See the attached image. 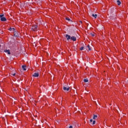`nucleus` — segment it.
<instances>
[{
	"label": "nucleus",
	"mask_w": 128,
	"mask_h": 128,
	"mask_svg": "<svg viewBox=\"0 0 128 128\" xmlns=\"http://www.w3.org/2000/svg\"><path fill=\"white\" fill-rule=\"evenodd\" d=\"M92 124H96V120H94L93 122H92Z\"/></svg>",
	"instance_id": "nucleus-18"
},
{
	"label": "nucleus",
	"mask_w": 128,
	"mask_h": 128,
	"mask_svg": "<svg viewBox=\"0 0 128 128\" xmlns=\"http://www.w3.org/2000/svg\"><path fill=\"white\" fill-rule=\"evenodd\" d=\"M14 90H16L15 89Z\"/></svg>",
	"instance_id": "nucleus-24"
},
{
	"label": "nucleus",
	"mask_w": 128,
	"mask_h": 128,
	"mask_svg": "<svg viewBox=\"0 0 128 128\" xmlns=\"http://www.w3.org/2000/svg\"><path fill=\"white\" fill-rule=\"evenodd\" d=\"M14 30H16V29L14 28H12V32H14Z\"/></svg>",
	"instance_id": "nucleus-20"
},
{
	"label": "nucleus",
	"mask_w": 128,
	"mask_h": 128,
	"mask_svg": "<svg viewBox=\"0 0 128 128\" xmlns=\"http://www.w3.org/2000/svg\"><path fill=\"white\" fill-rule=\"evenodd\" d=\"M63 90L66 92H68V90H70V87L68 86L64 85L63 86Z\"/></svg>",
	"instance_id": "nucleus-3"
},
{
	"label": "nucleus",
	"mask_w": 128,
	"mask_h": 128,
	"mask_svg": "<svg viewBox=\"0 0 128 128\" xmlns=\"http://www.w3.org/2000/svg\"><path fill=\"white\" fill-rule=\"evenodd\" d=\"M22 68L23 70H26V65L22 66Z\"/></svg>",
	"instance_id": "nucleus-7"
},
{
	"label": "nucleus",
	"mask_w": 128,
	"mask_h": 128,
	"mask_svg": "<svg viewBox=\"0 0 128 128\" xmlns=\"http://www.w3.org/2000/svg\"><path fill=\"white\" fill-rule=\"evenodd\" d=\"M9 30H10V32H12V28H10V29H9Z\"/></svg>",
	"instance_id": "nucleus-19"
},
{
	"label": "nucleus",
	"mask_w": 128,
	"mask_h": 128,
	"mask_svg": "<svg viewBox=\"0 0 128 128\" xmlns=\"http://www.w3.org/2000/svg\"><path fill=\"white\" fill-rule=\"evenodd\" d=\"M84 82H88V78L84 79Z\"/></svg>",
	"instance_id": "nucleus-12"
},
{
	"label": "nucleus",
	"mask_w": 128,
	"mask_h": 128,
	"mask_svg": "<svg viewBox=\"0 0 128 128\" xmlns=\"http://www.w3.org/2000/svg\"><path fill=\"white\" fill-rule=\"evenodd\" d=\"M84 47H81V48H80V50H84Z\"/></svg>",
	"instance_id": "nucleus-17"
},
{
	"label": "nucleus",
	"mask_w": 128,
	"mask_h": 128,
	"mask_svg": "<svg viewBox=\"0 0 128 128\" xmlns=\"http://www.w3.org/2000/svg\"><path fill=\"white\" fill-rule=\"evenodd\" d=\"M70 40H73V42H76V38L72 36L70 38Z\"/></svg>",
	"instance_id": "nucleus-6"
},
{
	"label": "nucleus",
	"mask_w": 128,
	"mask_h": 128,
	"mask_svg": "<svg viewBox=\"0 0 128 128\" xmlns=\"http://www.w3.org/2000/svg\"><path fill=\"white\" fill-rule=\"evenodd\" d=\"M120 4H122V2L120 1V0H117V4H118V6H120Z\"/></svg>",
	"instance_id": "nucleus-11"
},
{
	"label": "nucleus",
	"mask_w": 128,
	"mask_h": 128,
	"mask_svg": "<svg viewBox=\"0 0 128 128\" xmlns=\"http://www.w3.org/2000/svg\"><path fill=\"white\" fill-rule=\"evenodd\" d=\"M4 52H7L8 54H10V50H4Z\"/></svg>",
	"instance_id": "nucleus-8"
},
{
	"label": "nucleus",
	"mask_w": 128,
	"mask_h": 128,
	"mask_svg": "<svg viewBox=\"0 0 128 128\" xmlns=\"http://www.w3.org/2000/svg\"><path fill=\"white\" fill-rule=\"evenodd\" d=\"M4 16V14H0V18L1 22H6V18Z\"/></svg>",
	"instance_id": "nucleus-1"
},
{
	"label": "nucleus",
	"mask_w": 128,
	"mask_h": 128,
	"mask_svg": "<svg viewBox=\"0 0 128 128\" xmlns=\"http://www.w3.org/2000/svg\"><path fill=\"white\" fill-rule=\"evenodd\" d=\"M66 38L67 40H70L71 37H70V36L66 34Z\"/></svg>",
	"instance_id": "nucleus-5"
},
{
	"label": "nucleus",
	"mask_w": 128,
	"mask_h": 128,
	"mask_svg": "<svg viewBox=\"0 0 128 128\" xmlns=\"http://www.w3.org/2000/svg\"><path fill=\"white\" fill-rule=\"evenodd\" d=\"M12 76H16V73H14L12 74Z\"/></svg>",
	"instance_id": "nucleus-21"
},
{
	"label": "nucleus",
	"mask_w": 128,
	"mask_h": 128,
	"mask_svg": "<svg viewBox=\"0 0 128 128\" xmlns=\"http://www.w3.org/2000/svg\"><path fill=\"white\" fill-rule=\"evenodd\" d=\"M38 26L36 25H34L32 26V30L34 32H38Z\"/></svg>",
	"instance_id": "nucleus-2"
},
{
	"label": "nucleus",
	"mask_w": 128,
	"mask_h": 128,
	"mask_svg": "<svg viewBox=\"0 0 128 128\" xmlns=\"http://www.w3.org/2000/svg\"><path fill=\"white\" fill-rule=\"evenodd\" d=\"M92 16H93V18H96V17L98 16V15L96 14H92Z\"/></svg>",
	"instance_id": "nucleus-10"
},
{
	"label": "nucleus",
	"mask_w": 128,
	"mask_h": 128,
	"mask_svg": "<svg viewBox=\"0 0 128 128\" xmlns=\"http://www.w3.org/2000/svg\"><path fill=\"white\" fill-rule=\"evenodd\" d=\"M0 46H1L0 45Z\"/></svg>",
	"instance_id": "nucleus-25"
},
{
	"label": "nucleus",
	"mask_w": 128,
	"mask_h": 128,
	"mask_svg": "<svg viewBox=\"0 0 128 128\" xmlns=\"http://www.w3.org/2000/svg\"><path fill=\"white\" fill-rule=\"evenodd\" d=\"M14 36H19L20 34H18L16 32H14Z\"/></svg>",
	"instance_id": "nucleus-9"
},
{
	"label": "nucleus",
	"mask_w": 128,
	"mask_h": 128,
	"mask_svg": "<svg viewBox=\"0 0 128 128\" xmlns=\"http://www.w3.org/2000/svg\"><path fill=\"white\" fill-rule=\"evenodd\" d=\"M90 36H94V34L91 33L90 34Z\"/></svg>",
	"instance_id": "nucleus-16"
},
{
	"label": "nucleus",
	"mask_w": 128,
	"mask_h": 128,
	"mask_svg": "<svg viewBox=\"0 0 128 128\" xmlns=\"http://www.w3.org/2000/svg\"><path fill=\"white\" fill-rule=\"evenodd\" d=\"M87 48H88V50H92V49L90 48V45L87 46Z\"/></svg>",
	"instance_id": "nucleus-15"
},
{
	"label": "nucleus",
	"mask_w": 128,
	"mask_h": 128,
	"mask_svg": "<svg viewBox=\"0 0 128 128\" xmlns=\"http://www.w3.org/2000/svg\"><path fill=\"white\" fill-rule=\"evenodd\" d=\"M40 74H38V72L34 73V74H32V76L34 78H38Z\"/></svg>",
	"instance_id": "nucleus-4"
},
{
	"label": "nucleus",
	"mask_w": 128,
	"mask_h": 128,
	"mask_svg": "<svg viewBox=\"0 0 128 128\" xmlns=\"http://www.w3.org/2000/svg\"><path fill=\"white\" fill-rule=\"evenodd\" d=\"M69 128H72V126H70Z\"/></svg>",
	"instance_id": "nucleus-23"
},
{
	"label": "nucleus",
	"mask_w": 128,
	"mask_h": 128,
	"mask_svg": "<svg viewBox=\"0 0 128 128\" xmlns=\"http://www.w3.org/2000/svg\"><path fill=\"white\" fill-rule=\"evenodd\" d=\"M66 20H68V22H70L71 21L70 19L68 18H66Z\"/></svg>",
	"instance_id": "nucleus-14"
},
{
	"label": "nucleus",
	"mask_w": 128,
	"mask_h": 128,
	"mask_svg": "<svg viewBox=\"0 0 128 128\" xmlns=\"http://www.w3.org/2000/svg\"><path fill=\"white\" fill-rule=\"evenodd\" d=\"M96 118H98V116L97 115H94L93 116V120H96Z\"/></svg>",
	"instance_id": "nucleus-13"
},
{
	"label": "nucleus",
	"mask_w": 128,
	"mask_h": 128,
	"mask_svg": "<svg viewBox=\"0 0 128 128\" xmlns=\"http://www.w3.org/2000/svg\"><path fill=\"white\" fill-rule=\"evenodd\" d=\"M90 122H92V119L90 120Z\"/></svg>",
	"instance_id": "nucleus-22"
}]
</instances>
